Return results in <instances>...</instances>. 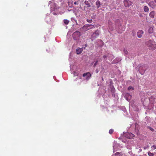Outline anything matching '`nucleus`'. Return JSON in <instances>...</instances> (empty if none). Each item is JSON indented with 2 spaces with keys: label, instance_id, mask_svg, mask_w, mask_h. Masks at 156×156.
Wrapping results in <instances>:
<instances>
[{
  "label": "nucleus",
  "instance_id": "nucleus-1",
  "mask_svg": "<svg viewBox=\"0 0 156 156\" xmlns=\"http://www.w3.org/2000/svg\"><path fill=\"white\" fill-rule=\"evenodd\" d=\"M139 71L141 75H143L148 68L147 64L141 65L139 66Z\"/></svg>",
  "mask_w": 156,
  "mask_h": 156
},
{
  "label": "nucleus",
  "instance_id": "nucleus-2",
  "mask_svg": "<svg viewBox=\"0 0 156 156\" xmlns=\"http://www.w3.org/2000/svg\"><path fill=\"white\" fill-rule=\"evenodd\" d=\"M59 7L57 6L56 4H53L50 8L51 12L54 15H56L58 13V10Z\"/></svg>",
  "mask_w": 156,
  "mask_h": 156
},
{
  "label": "nucleus",
  "instance_id": "nucleus-3",
  "mask_svg": "<svg viewBox=\"0 0 156 156\" xmlns=\"http://www.w3.org/2000/svg\"><path fill=\"white\" fill-rule=\"evenodd\" d=\"M146 45L149 47L150 49L153 50L154 48H156V44L154 42L151 40L147 41L145 43Z\"/></svg>",
  "mask_w": 156,
  "mask_h": 156
},
{
  "label": "nucleus",
  "instance_id": "nucleus-4",
  "mask_svg": "<svg viewBox=\"0 0 156 156\" xmlns=\"http://www.w3.org/2000/svg\"><path fill=\"white\" fill-rule=\"evenodd\" d=\"M81 35V33L80 32L76 31L72 34V37L74 40H78L79 39Z\"/></svg>",
  "mask_w": 156,
  "mask_h": 156
},
{
  "label": "nucleus",
  "instance_id": "nucleus-5",
  "mask_svg": "<svg viewBox=\"0 0 156 156\" xmlns=\"http://www.w3.org/2000/svg\"><path fill=\"white\" fill-rule=\"evenodd\" d=\"M99 31L98 30H96L95 32L91 36L90 39L92 41L94 40L95 39L97 38L99 35Z\"/></svg>",
  "mask_w": 156,
  "mask_h": 156
},
{
  "label": "nucleus",
  "instance_id": "nucleus-6",
  "mask_svg": "<svg viewBox=\"0 0 156 156\" xmlns=\"http://www.w3.org/2000/svg\"><path fill=\"white\" fill-rule=\"evenodd\" d=\"M94 27V26L93 25L87 24L84 25L83 27V29L85 31H87Z\"/></svg>",
  "mask_w": 156,
  "mask_h": 156
},
{
  "label": "nucleus",
  "instance_id": "nucleus-7",
  "mask_svg": "<svg viewBox=\"0 0 156 156\" xmlns=\"http://www.w3.org/2000/svg\"><path fill=\"white\" fill-rule=\"evenodd\" d=\"M83 76L84 79L87 80H88L91 76L90 73L89 72L83 73Z\"/></svg>",
  "mask_w": 156,
  "mask_h": 156
},
{
  "label": "nucleus",
  "instance_id": "nucleus-8",
  "mask_svg": "<svg viewBox=\"0 0 156 156\" xmlns=\"http://www.w3.org/2000/svg\"><path fill=\"white\" fill-rule=\"evenodd\" d=\"M124 5L126 7H129L133 4L132 2L129 0H125L124 1Z\"/></svg>",
  "mask_w": 156,
  "mask_h": 156
},
{
  "label": "nucleus",
  "instance_id": "nucleus-9",
  "mask_svg": "<svg viewBox=\"0 0 156 156\" xmlns=\"http://www.w3.org/2000/svg\"><path fill=\"white\" fill-rule=\"evenodd\" d=\"M124 136L126 137L129 139L133 138L134 136V134L131 133H125L124 134Z\"/></svg>",
  "mask_w": 156,
  "mask_h": 156
},
{
  "label": "nucleus",
  "instance_id": "nucleus-10",
  "mask_svg": "<svg viewBox=\"0 0 156 156\" xmlns=\"http://www.w3.org/2000/svg\"><path fill=\"white\" fill-rule=\"evenodd\" d=\"M132 97V95H130L129 93H126L125 95V98L128 101L130 100Z\"/></svg>",
  "mask_w": 156,
  "mask_h": 156
},
{
  "label": "nucleus",
  "instance_id": "nucleus-11",
  "mask_svg": "<svg viewBox=\"0 0 156 156\" xmlns=\"http://www.w3.org/2000/svg\"><path fill=\"white\" fill-rule=\"evenodd\" d=\"M148 5L150 7L152 8H154L156 6L155 3L153 1H151L148 3Z\"/></svg>",
  "mask_w": 156,
  "mask_h": 156
},
{
  "label": "nucleus",
  "instance_id": "nucleus-12",
  "mask_svg": "<svg viewBox=\"0 0 156 156\" xmlns=\"http://www.w3.org/2000/svg\"><path fill=\"white\" fill-rule=\"evenodd\" d=\"M108 23L109 28L110 29V30H112L113 29V23L110 20H109L108 21Z\"/></svg>",
  "mask_w": 156,
  "mask_h": 156
},
{
  "label": "nucleus",
  "instance_id": "nucleus-13",
  "mask_svg": "<svg viewBox=\"0 0 156 156\" xmlns=\"http://www.w3.org/2000/svg\"><path fill=\"white\" fill-rule=\"evenodd\" d=\"M143 33H144V32L143 30H139L137 32V37L139 38H141L142 37V34H143Z\"/></svg>",
  "mask_w": 156,
  "mask_h": 156
},
{
  "label": "nucleus",
  "instance_id": "nucleus-14",
  "mask_svg": "<svg viewBox=\"0 0 156 156\" xmlns=\"http://www.w3.org/2000/svg\"><path fill=\"white\" fill-rule=\"evenodd\" d=\"M121 60L120 58L117 57L116 58L115 60H114L112 62V64H115L118 63Z\"/></svg>",
  "mask_w": 156,
  "mask_h": 156
},
{
  "label": "nucleus",
  "instance_id": "nucleus-15",
  "mask_svg": "<svg viewBox=\"0 0 156 156\" xmlns=\"http://www.w3.org/2000/svg\"><path fill=\"white\" fill-rule=\"evenodd\" d=\"M83 47L81 48H77L76 51L77 54H79L82 52L83 50Z\"/></svg>",
  "mask_w": 156,
  "mask_h": 156
},
{
  "label": "nucleus",
  "instance_id": "nucleus-16",
  "mask_svg": "<svg viewBox=\"0 0 156 156\" xmlns=\"http://www.w3.org/2000/svg\"><path fill=\"white\" fill-rule=\"evenodd\" d=\"M134 88L132 86H129L128 88V90L129 91L130 93H132L133 92Z\"/></svg>",
  "mask_w": 156,
  "mask_h": 156
},
{
  "label": "nucleus",
  "instance_id": "nucleus-17",
  "mask_svg": "<svg viewBox=\"0 0 156 156\" xmlns=\"http://www.w3.org/2000/svg\"><path fill=\"white\" fill-rule=\"evenodd\" d=\"M110 54L109 53H108V52H106L105 53V54L103 55V58L105 59V60H107L108 59V54Z\"/></svg>",
  "mask_w": 156,
  "mask_h": 156
},
{
  "label": "nucleus",
  "instance_id": "nucleus-18",
  "mask_svg": "<svg viewBox=\"0 0 156 156\" xmlns=\"http://www.w3.org/2000/svg\"><path fill=\"white\" fill-rule=\"evenodd\" d=\"M155 98L154 96H151V97L149 99V101L150 103H153L154 101Z\"/></svg>",
  "mask_w": 156,
  "mask_h": 156
},
{
  "label": "nucleus",
  "instance_id": "nucleus-19",
  "mask_svg": "<svg viewBox=\"0 0 156 156\" xmlns=\"http://www.w3.org/2000/svg\"><path fill=\"white\" fill-rule=\"evenodd\" d=\"M155 14V12L154 11H151L149 14V16H150L152 18H153L154 17Z\"/></svg>",
  "mask_w": 156,
  "mask_h": 156
},
{
  "label": "nucleus",
  "instance_id": "nucleus-20",
  "mask_svg": "<svg viewBox=\"0 0 156 156\" xmlns=\"http://www.w3.org/2000/svg\"><path fill=\"white\" fill-rule=\"evenodd\" d=\"M108 59L109 60L111 61L114 58L113 55L112 54H108Z\"/></svg>",
  "mask_w": 156,
  "mask_h": 156
},
{
  "label": "nucleus",
  "instance_id": "nucleus-21",
  "mask_svg": "<svg viewBox=\"0 0 156 156\" xmlns=\"http://www.w3.org/2000/svg\"><path fill=\"white\" fill-rule=\"evenodd\" d=\"M96 5L98 8L101 5L100 2L99 1H97L96 2Z\"/></svg>",
  "mask_w": 156,
  "mask_h": 156
},
{
  "label": "nucleus",
  "instance_id": "nucleus-22",
  "mask_svg": "<svg viewBox=\"0 0 156 156\" xmlns=\"http://www.w3.org/2000/svg\"><path fill=\"white\" fill-rule=\"evenodd\" d=\"M84 4L85 5H87V7H90V5L89 2L87 1H85L84 2Z\"/></svg>",
  "mask_w": 156,
  "mask_h": 156
},
{
  "label": "nucleus",
  "instance_id": "nucleus-23",
  "mask_svg": "<svg viewBox=\"0 0 156 156\" xmlns=\"http://www.w3.org/2000/svg\"><path fill=\"white\" fill-rule=\"evenodd\" d=\"M144 10L145 12H147L149 11V8L147 6H145L144 7Z\"/></svg>",
  "mask_w": 156,
  "mask_h": 156
},
{
  "label": "nucleus",
  "instance_id": "nucleus-24",
  "mask_svg": "<svg viewBox=\"0 0 156 156\" xmlns=\"http://www.w3.org/2000/svg\"><path fill=\"white\" fill-rule=\"evenodd\" d=\"M153 28L152 27H150L148 30V32L149 33H151L153 32Z\"/></svg>",
  "mask_w": 156,
  "mask_h": 156
},
{
  "label": "nucleus",
  "instance_id": "nucleus-25",
  "mask_svg": "<svg viewBox=\"0 0 156 156\" xmlns=\"http://www.w3.org/2000/svg\"><path fill=\"white\" fill-rule=\"evenodd\" d=\"M145 120L147 122V123L149 122H150L151 118L147 116L145 118Z\"/></svg>",
  "mask_w": 156,
  "mask_h": 156
},
{
  "label": "nucleus",
  "instance_id": "nucleus-26",
  "mask_svg": "<svg viewBox=\"0 0 156 156\" xmlns=\"http://www.w3.org/2000/svg\"><path fill=\"white\" fill-rule=\"evenodd\" d=\"M63 21L64 24L66 25H67L69 22V20L66 19L64 20Z\"/></svg>",
  "mask_w": 156,
  "mask_h": 156
},
{
  "label": "nucleus",
  "instance_id": "nucleus-27",
  "mask_svg": "<svg viewBox=\"0 0 156 156\" xmlns=\"http://www.w3.org/2000/svg\"><path fill=\"white\" fill-rule=\"evenodd\" d=\"M147 128L148 129H149L152 132H154V129L153 128L150 126H148Z\"/></svg>",
  "mask_w": 156,
  "mask_h": 156
},
{
  "label": "nucleus",
  "instance_id": "nucleus-28",
  "mask_svg": "<svg viewBox=\"0 0 156 156\" xmlns=\"http://www.w3.org/2000/svg\"><path fill=\"white\" fill-rule=\"evenodd\" d=\"M121 109L124 112H126V109L124 107H122Z\"/></svg>",
  "mask_w": 156,
  "mask_h": 156
},
{
  "label": "nucleus",
  "instance_id": "nucleus-29",
  "mask_svg": "<svg viewBox=\"0 0 156 156\" xmlns=\"http://www.w3.org/2000/svg\"><path fill=\"white\" fill-rule=\"evenodd\" d=\"M98 59H96V61H95V63H94V67L95 66L97 65V63L98 62Z\"/></svg>",
  "mask_w": 156,
  "mask_h": 156
},
{
  "label": "nucleus",
  "instance_id": "nucleus-30",
  "mask_svg": "<svg viewBox=\"0 0 156 156\" xmlns=\"http://www.w3.org/2000/svg\"><path fill=\"white\" fill-rule=\"evenodd\" d=\"M113 131H114V130L112 129H111L109 130V133L110 134H112V133H113Z\"/></svg>",
  "mask_w": 156,
  "mask_h": 156
},
{
  "label": "nucleus",
  "instance_id": "nucleus-31",
  "mask_svg": "<svg viewBox=\"0 0 156 156\" xmlns=\"http://www.w3.org/2000/svg\"><path fill=\"white\" fill-rule=\"evenodd\" d=\"M148 154L149 156H154V154L153 153L151 152H148Z\"/></svg>",
  "mask_w": 156,
  "mask_h": 156
},
{
  "label": "nucleus",
  "instance_id": "nucleus-32",
  "mask_svg": "<svg viewBox=\"0 0 156 156\" xmlns=\"http://www.w3.org/2000/svg\"><path fill=\"white\" fill-rule=\"evenodd\" d=\"M151 148L153 150H155L156 149V146L153 145L151 147Z\"/></svg>",
  "mask_w": 156,
  "mask_h": 156
},
{
  "label": "nucleus",
  "instance_id": "nucleus-33",
  "mask_svg": "<svg viewBox=\"0 0 156 156\" xmlns=\"http://www.w3.org/2000/svg\"><path fill=\"white\" fill-rule=\"evenodd\" d=\"M87 21L88 22L90 23H92V20L91 19H90V20L87 19Z\"/></svg>",
  "mask_w": 156,
  "mask_h": 156
},
{
  "label": "nucleus",
  "instance_id": "nucleus-34",
  "mask_svg": "<svg viewBox=\"0 0 156 156\" xmlns=\"http://www.w3.org/2000/svg\"><path fill=\"white\" fill-rule=\"evenodd\" d=\"M124 52L126 54V55H128V51H127V50H126L125 49H124Z\"/></svg>",
  "mask_w": 156,
  "mask_h": 156
},
{
  "label": "nucleus",
  "instance_id": "nucleus-35",
  "mask_svg": "<svg viewBox=\"0 0 156 156\" xmlns=\"http://www.w3.org/2000/svg\"><path fill=\"white\" fill-rule=\"evenodd\" d=\"M120 153L119 152H116L115 154V155L116 156H118L119 155H120Z\"/></svg>",
  "mask_w": 156,
  "mask_h": 156
},
{
  "label": "nucleus",
  "instance_id": "nucleus-36",
  "mask_svg": "<svg viewBox=\"0 0 156 156\" xmlns=\"http://www.w3.org/2000/svg\"><path fill=\"white\" fill-rule=\"evenodd\" d=\"M116 143H117L115 141H114V144H113V148H114V147H115V144H116Z\"/></svg>",
  "mask_w": 156,
  "mask_h": 156
},
{
  "label": "nucleus",
  "instance_id": "nucleus-37",
  "mask_svg": "<svg viewBox=\"0 0 156 156\" xmlns=\"http://www.w3.org/2000/svg\"><path fill=\"white\" fill-rule=\"evenodd\" d=\"M99 72V70L98 69H96L95 70V72L96 73H98Z\"/></svg>",
  "mask_w": 156,
  "mask_h": 156
},
{
  "label": "nucleus",
  "instance_id": "nucleus-38",
  "mask_svg": "<svg viewBox=\"0 0 156 156\" xmlns=\"http://www.w3.org/2000/svg\"><path fill=\"white\" fill-rule=\"evenodd\" d=\"M85 47H83V49H84L85 48V47H86L87 46V44H85Z\"/></svg>",
  "mask_w": 156,
  "mask_h": 156
},
{
  "label": "nucleus",
  "instance_id": "nucleus-39",
  "mask_svg": "<svg viewBox=\"0 0 156 156\" xmlns=\"http://www.w3.org/2000/svg\"><path fill=\"white\" fill-rule=\"evenodd\" d=\"M74 5H77V2H76V1H75V2H74Z\"/></svg>",
  "mask_w": 156,
  "mask_h": 156
},
{
  "label": "nucleus",
  "instance_id": "nucleus-40",
  "mask_svg": "<svg viewBox=\"0 0 156 156\" xmlns=\"http://www.w3.org/2000/svg\"><path fill=\"white\" fill-rule=\"evenodd\" d=\"M51 1H49V3H49V5L51 3Z\"/></svg>",
  "mask_w": 156,
  "mask_h": 156
},
{
  "label": "nucleus",
  "instance_id": "nucleus-41",
  "mask_svg": "<svg viewBox=\"0 0 156 156\" xmlns=\"http://www.w3.org/2000/svg\"><path fill=\"white\" fill-rule=\"evenodd\" d=\"M102 80L103 81H104V79H103V77L102 78Z\"/></svg>",
  "mask_w": 156,
  "mask_h": 156
},
{
  "label": "nucleus",
  "instance_id": "nucleus-42",
  "mask_svg": "<svg viewBox=\"0 0 156 156\" xmlns=\"http://www.w3.org/2000/svg\"><path fill=\"white\" fill-rule=\"evenodd\" d=\"M155 3H156V0H154Z\"/></svg>",
  "mask_w": 156,
  "mask_h": 156
},
{
  "label": "nucleus",
  "instance_id": "nucleus-43",
  "mask_svg": "<svg viewBox=\"0 0 156 156\" xmlns=\"http://www.w3.org/2000/svg\"><path fill=\"white\" fill-rule=\"evenodd\" d=\"M76 75V73L74 72V75Z\"/></svg>",
  "mask_w": 156,
  "mask_h": 156
},
{
  "label": "nucleus",
  "instance_id": "nucleus-44",
  "mask_svg": "<svg viewBox=\"0 0 156 156\" xmlns=\"http://www.w3.org/2000/svg\"><path fill=\"white\" fill-rule=\"evenodd\" d=\"M137 135H138V133H137Z\"/></svg>",
  "mask_w": 156,
  "mask_h": 156
},
{
  "label": "nucleus",
  "instance_id": "nucleus-45",
  "mask_svg": "<svg viewBox=\"0 0 156 156\" xmlns=\"http://www.w3.org/2000/svg\"><path fill=\"white\" fill-rule=\"evenodd\" d=\"M133 67H134V64H133Z\"/></svg>",
  "mask_w": 156,
  "mask_h": 156
},
{
  "label": "nucleus",
  "instance_id": "nucleus-46",
  "mask_svg": "<svg viewBox=\"0 0 156 156\" xmlns=\"http://www.w3.org/2000/svg\"><path fill=\"white\" fill-rule=\"evenodd\" d=\"M47 51H48V50H46Z\"/></svg>",
  "mask_w": 156,
  "mask_h": 156
},
{
  "label": "nucleus",
  "instance_id": "nucleus-47",
  "mask_svg": "<svg viewBox=\"0 0 156 156\" xmlns=\"http://www.w3.org/2000/svg\"><path fill=\"white\" fill-rule=\"evenodd\" d=\"M78 79V78H76V79Z\"/></svg>",
  "mask_w": 156,
  "mask_h": 156
}]
</instances>
